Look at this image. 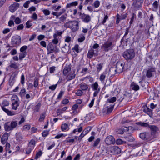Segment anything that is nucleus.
I'll return each instance as SVG.
<instances>
[{
    "mask_svg": "<svg viewBox=\"0 0 160 160\" xmlns=\"http://www.w3.org/2000/svg\"><path fill=\"white\" fill-rule=\"evenodd\" d=\"M126 66L124 62L121 63L118 62L116 63L115 68L112 67L110 68L109 72L112 73L114 72L113 74L120 73L126 70Z\"/></svg>",
    "mask_w": 160,
    "mask_h": 160,
    "instance_id": "obj_1",
    "label": "nucleus"
},
{
    "mask_svg": "<svg viewBox=\"0 0 160 160\" xmlns=\"http://www.w3.org/2000/svg\"><path fill=\"white\" fill-rule=\"evenodd\" d=\"M64 26L66 28H70L72 32H76L79 29V22L76 20L70 21L65 23Z\"/></svg>",
    "mask_w": 160,
    "mask_h": 160,
    "instance_id": "obj_2",
    "label": "nucleus"
},
{
    "mask_svg": "<svg viewBox=\"0 0 160 160\" xmlns=\"http://www.w3.org/2000/svg\"><path fill=\"white\" fill-rule=\"evenodd\" d=\"M135 56V52L132 49H130L124 52L123 56L127 60L133 59Z\"/></svg>",
    "mask_w": 160,
    "mask_h": 160,
    "instance_id": "obj_3",
    "label": "nucleus"
},
{
    "mask_svg": "<svg viewBox=\"0 0 160 160\" xmlns=\"http://www.w3.org/2000/svg\"><path fill=\"white\" fill-rule=\"evenodd\" d=\"M140 138L142 140L150 141L154 138V136L150 132H141L139 135Z\"/></svg>",
    "mask_w": 160,
    "mask_h": 160,
    "instance_id": "obj_4",
    "label": "nucleus"
},
{
    "mask_svg": "<svg viewBox=\"0 0 160 160\" xmlns=\"http://www.w3.org/2000/svg\"><path fill=\"white\" fill-rule=\"evenodd\" d=\"M12 44L13 47H16L19 46L21 42V37L18 35L13 36L12 38Z\"/></svg>",
    "mask_w": 160,
    "mask_h": 160,
    "instance_id": "obj_5",
    "label": "nucleus"
},
{
    "mask_svg": "<svg viewBox=\"0 0 160 160\" xmlns=\"http://www.w3.org/2000/svg\"><path fill=\"white\" fill-rule=\"evenodd\" d=\"M112 42L107 41L102 45V48L106 52H108L112 49Z\"/></svg>",
    "mask_w": 160,
    "mask_h": 160,
    "instance_id": "obj_6",
    "label": "nucleus"
},
{
    "mask_svg": "<svg viewBox=\"0 0 160 160\" xmlns=\"http://www.w3.org/2000/svg\"><path fill=\"white\" fill-rule=\"evenodd\" d=\"M155 72V68L153 67H149L146 72V76L148 78H150L153 76V73Z\"/></svg>",
    "mask_w": 160,
    "mask_h": 160,
    "instance_id": "obj_7",
    "label": "nucleus"
},
{
    "mask_svg": "<svg viewBox=\"0 0 160 160\" xmlns=\"http://www.w3.org/2000/svg\"><path fill=\"white\" fill-rule=\"evenodd\" d=\"M105 142L106 144L107 145L114 144L115 143V140L112 136L110 135L106 137Z\"/></svg>",
    "mask_w": 160,
    "mask_h": 160,
    "instance_id": "obj_8",
    "label": "nucleus"
},
{
    "mask_svg": "<svg viewBox=\"0 0 160 160\" xmlns=\"http://www.w3.org/2000/svg\"><path fill=\"white\" fill-rule=\"evenodd\" d=\"M98 49L94 50L91 49V50H89L87 57L89 58H91L93 55L96 56L98 55Z\"/></svg>",
    "mask_w": 160,
    "mask_h": 160,
    "instance_id": "obj_9",
    "label": "nucleus"
},
{
    "mask_svg": "<svg viewBox=\"0 0 160 160\" xmlns=\"http://www.w3.org/2000/svg\"><path fill=\"white\" fill-rule=\"evenodd\" d=\"M80 15L81 16V18L83 22L88 23L91 21V18L90 16L84 13H80Z\"/></svg>",
    "mask_w": 160,
    "mask_h": 160,
    "instance_id": "obj_10",
    "label": "nucleus"
},
{
    "mask_svg": "<svg viewBox=\"0 0 160 160\" xmlns=\"http://www.w3.org/2000/svg\"><path fill=\"white\" fill-rule=\"evenodd\" d=\"M111 152L113 154H118L121 152V149L118 146H113L110 148Z\"/></svg>",
    "mask_w": 160,
    "mask_h": 160,
    "instance_id": "obj_11",
    "label": "nucleus"
},
{
    "mask_svg": "<svg viewBox=\"0 0 160 160\" xmlns=\"http://www.w3.org/2000/svg\"><path fill=\"white\" fill-rule=\"evenodd\" d=\"M19 4L17 3H14L9 7V10L12 12H14L19 8Z\"/></svg>",
    "mask_w": 160,
    "mask_h": 160,
    "instance_id": "obj_12",
    "label": "nucleus"
},
{
    "mask_svg": "<svg viewBox=\"0 0 160 160\" xmlns=\"http://www.w3.org/2000/svg\"><path fill=\"white\" fill-rule=\"evenodd\" d=\"M121 96L123 97L122 99L120 100V102H121L123 100H129L131 98V93H129L124 94H122Z\"/></svg>",
    "mask_w": 160,
    "mask_h": 160,
    "instance_id": "obj_13",
    "label": "nucleus"
},
{
    "mask_svg": "<svg viewBox=\"0 0 160 160\" xmlns=\"http://www.w3.org/2000/svg\"><path fill=\"white\" fill-rule=\"evenodd\" d=\"M149 127L151 129V133L154 136V137H155V134L156 132L158 130V127L155 125H149Z\"/></svg>",
    "mask_w": 160,
    "mask_h": 160,
    "instance_id": "obj_14",
    "label": "nucleus"
},
{
    "mask_svg": "<svg viewBox=\"0 0 160 160\" xmlns=\"http://www.w3.org/2000/svg\"><path fill=\"white\" fill-rule=\"evenodd\" d=\"M8 133L5 132L2 135L1 138V142L2 144H4L7 141L8 138Z\"/></svg>",
    "mask_w": 160,
    "mask_h": 160,
    "instance_id": "obj_15",
    "label": "nucleus"
},
{
    "mask_svg": "<svg viewBox=\"0 0 160 160\" xmlns=\"http://www.w3.org/2000/svg\"><path fill=\"white\" fill-rule=\"evenodd\" d=\"M4 126L5 130L6 131H9L13 130L9 122H5Z\"/></svg>",
    "mask_w": 160,
    "mask_h": 160,
    "instance_id": "obj_16",
    "label": "nucleus"
},
{
    "mask_svg": "<svg viewBox=\"0 0 160 160\" xmlns=\"http://www.w3.org/2000/svg\"><path fill=\"white\" fill-rule=\"evenodd\" d=\"M71 68L69 65H68L64 68L63 73L64 76H67L68 73L70 72Z\"/></svg>",
    "mask_w": 160,
    "mask_h": 160,
    "instance_id": "obj_17",
    "label": "nucleus"
},
{
    "mask_svg": "<svg viewBox=\"0 0 160 160\" xmlns=\"http://www.w3.org/2000/svg\"><path fill=\"white\" fill-rule=\"evenodd\" d=\"M143 111L146 113H147L150 116L151 115H152V110L150 109L147 106L143 107Z\"/></svg>",
    "mask_w": 160,
    "mask_h": 160,
    "instance_id": "obj_18",
    "label": "nucleus"
},
{
    "mask_svg": "<svg viewBox=\"0 0 160 160\" xmlns=\"http://www.w3.org/2000/svg\"><path fill=\"white\" fill-rule=\"evenodd\" d=\"M54 47L52 43H50L47 46V49L48 51H49V52L48 53H51L54 51Z\"/></svg>",
    "mask_w": 160,
    "mask_h": 160,
    "instance_id": "obj_19",
    "label": "nucleus"
},
{
    "mask_svg": "<svg viewBox=\"0 0 160 160\" xmlns=\"http://www.w3.org/2000/svg\"><path fill=\"white\" fill-rule=\"evenodd\" d=\"M67 76V78L68 81L74 79L76 75L74 74V72H70Z\"/></svg>",
    "mask_w": 160,
    "mask_h": 160,
    "instance_id": "obj_20",
    "label": "nucleus"
},
{
    "mask_svg": "<svg viewBox=\"0 0 160 160\" xmlns=\"http://www.w3.org/2000/svg\"><path fill=\"white\" fill-rule=\"evenodd\" d=\"M2 110L5 112L8 116H12L15 115L14 112H12L5 107L2 108Z\"/></svg>",
    "mask_w": 160,
    "mask_h": 160,
    "instance_id": "obj_21",
    "label": "nucleus"
},
{
    "mask_svg": "<svg viewBox=\"0 0 160 160\" xmlns=\"http://www.w3.org/2000/svg\"><path fill=\"white\" fill-rule=\"evenodd\" d=\"M135 2L134 4V6L138 8L141 7L143 2V0H135Z\"/></svg>",
    "mask_w": 160,
    "mask_h": 160,
    "instance_id": "obj_22",
    "label": "nucleus"
},
{
    "mask_svg": "<svg viewBox=\"0 0 160 160\" xmlns=\"http://www.w3.org/2000/svg\"><path fill=\"white\" fill-rule=\"evenodd\" d=\"M132 89L134 91H138L139 89V86L134 82H132L131 84Z\"/></svg>",
    "mask_w": 160,
    "mask_h": 160,
    "instance_id": "obj_23",
    "label": "nucleus"
},
{
    "mask_svg": "<svg viewBox=\"0 0 160 160\" xmlns=\"http://www.w3.org/2000/svg\"><path fill=\"white\" fill-rule=\"evenodd\" d=\"M78 1H75L72 2L68 3L66 6V8L68 9L69 8H70L72 7L78 5Z\"/></svg>",
    "mask_w": 160,
    "mask_h": 160,
    "instance_id": "obj_24",
    "label": "nucleus"
},
{
    "mask_svg": "<svg viewBox=\"0 0 160 160\" xmlns=\"http://www.w3.org/2000/svg\"><path fill=\"white\" fill-rule=\"evenodd\" d=\"M130 28L129 27L128 28H126L125 30V33L124 35L123 36V37H122V38L121 39V41H120V42L121 44H122L123 42H124V39H126V36L128 35V33L129 32Z\"/></svg>",
    "mask_w": 160,
    "mask_h": 160,
    "instance_id": "obj_25",
    "label": "nucleus"
},
{
    "mask_svg": "<svg viewBox=\"0 0 160 160\" xmlns=\"http://www.w3.org/2000/svg\"><path fill=\"white\" fill-rule=\"evenodd\" d=\"M80 87L81 89L83 91H86L88 88V85L84 83H82L80 84Z\"/></svg>",
    "mask_w": 160,
    "mask_h": 160,
    "instance_id": "obj_26",
    "label": "nucleus"
},
{
    "mask_svg": "<svg viewBox=\"0 0 160 160\" xmlns=\"http://www.w3.org/2000/svg\"><path fill=\"white\" fill-rule=\"evenodd\" d=\"M19 103L18 100H16L12 104V108L13 109L16 110L18 109V107L19 106Z\"/></svg>",
    "mask_w": 160,
    "mask_h": 160,
    "instance_id": "obj_27",
    "label": "nucleus"
},
{
    "mask_svg": "<svg viewBox=\"0 0 160 160\" xmlns=\"http://www.w3.org/2000/svg\"><path fill=\"white\" fill-rule=\"evenodd\" d=\"M92 90L93 91L98 90V89H100L99 88H98V85L97 82H95L91 86Z\"/></svg>",
    "mask_w": 160,
    "mask_h": 160,
    "instance_id": "obj_28",
    "label": "nucleus"
},
{
    "mask_svg": "<svg viewBox=\"0 0 160 160\" xmlns=\"http://www.w3.org/2000/svg\"><path fill=\"white\" fill-rule=\"evenodd\" d=\"M124 138L127 141L130 142H133L135 140L134 138L131 135L125 136Z\"/></svg>",
    "mask_w": 160,
    "mask_h": 160,
    "instance_id": "obj_29",
    "label": "nucleus"
},
{
    "mask_svg": "<svg viewBox=\"0 0 160 160\" xmlns=\"http://www.w3.org/2000/svg\"><path fill=\"white\" fill-rule=\"evenodd\" d=\"M68 17V15L67 14L65 13L64 14L62 15L60 18H59V21L61 22H63Z\"/></svg>",
    "mask_w": 160,
    "mask_h": 160,
    "instance_id": "obj_30",
    "label": "nucleus"
},
{
    "mask_svg": "<svg viewBox=\"0 0 160 160\" xmlns=\"http://www.w3.org/2000/svg\"><path fill=\"white\" fill-rule=\"evenodd\" d=\"M9 102L6 100H5L2 102L1 104H0V106L1 108L5 107V106H9Z\"/></svg>",
    "mask_w": 160,
    "mask_h": 160,
    "instance_id": "obj_31",
    "label": "nucleus"
},
{
    "mask_svg": "<svg viewBox=\"0 0 160 160\" xmlns=\"http://www.w3.org/2000/svg\"><path fill=\"white\" fill-rule=\"evenodd\" d=\"M136 124L138 125L141 126L143 127H147L149 126V125L148 123L144 122H138L136 123Z\"/></svg>",
    "mask_w": 160,
    "mask_h": 160,
    "instance_id": "obj_32",
    "label": "nucleus"
},
{
    "mask_svg": "<svg viewBox=\"0 0 160 160\" xmlns=\"http://www.w3.org/2000/svg\"><path fill=\"white\" fill-rule=\"evenodd\" d=\"M18 122L16 121H12L11 122L10 125L13 129L16 127L18 126Z\"/></svg>",
    "mask_w": 160,
    "mask_h": 160,
    "instance_id": "obj_33",
    "label": "nucleus"
},
{
    "mask_svg": "<svg viewBox=\"0 0 160 160\" xmlns=\"http://www.w3.org/2000/svg\"><path fill=\"white\" fill-rule=\"evenodd\" d=\"M68 128V125L65 123L62 124L61 126V130L62 131L67 130Z\"/></svg>",
    "mask_w": 160,
    "mask_h": 160,
    "instance_id": "obj_34",
    "label": "nucleus"
},
{
    "mask_svg": "<svg viewBox=\"0 0 160 160\" xmlns=\"http://www.w3.org/2000/svg\"><path fill=\"white\" fill-rule=\"evenodd\" d=\"M100 141V138H98L94 142L93 144L92 145V146L93 147H97L99 144Z\"/></svg>",
    "mask_w": 160,
    "mask_h": 160,
    "instance_id": "obj_35",
    "label": "nucleus"
},
{
    "mask_svg": "<svg viewBox=\"0 0 160 160\" xmlns=\"http://www.w3.org/2000/svg\"><path fill=\"white\" fill-rule=\"evenodd\" d=\"M116 144L120 145L123 143H126V142L125 141H123L121 139H117L116 142H115Z\"/></svg>",
    "mask_w": 160,
    "mask_h": 160,
    "instance_id": "obj_36",
    "label": "nucleus"
},
{
    "mask_svg": "<svg viewBox=\"0 0 160 160\" xmlns=\"http://www.w3.org/2000/svg\"><path fill=\"white\" fill-rule=\"evenodd\" d=\"M46 113L45 112H43L42 113L40 116V118L39 119V121L40 122H42L45 119Z\"/></svg>",
    "mask_w": 160,
    "mask_h": 160,
    "instance_id": "obj_37",
    "label": "nucleus"
},
{
    "mask_svg": "<svg viewBox=\"0 0 160 160\" xmlns=\"http://www.w3.org/2000/svg\"><path fill=\"white\" fill-rule=\"evenodd\" d=\"M27 53L25 51L23 53H20L19 55V59L20 60H22L23 58L25 57Z\"/></svg>",
    "mask_w": 160,
    "mask_h": 160,
    "instance_id": "obj_38",
    "label": "nucleus"
},
{
    "mask_svg": "<svg viewBox=\"0 0 160 160\" xmlns=\"http://www.w3.org/2000/svg\"><path fill=\"white\" fill-rule=\"evenodd\" d=\"M34 148L32 147L28 146V147L26 149V153L27 154H29Z\"/></svg>",
    "mask_w": 160,
    "mask_h": 160,
    "instance_id": "obj_39",
    "label": "nucleus"
},
{
    "mask_svg": "<svg viewBox=\"0 0 160 160\" xmlns=\"http://www.w3.org/2000/svg\"><path fill=\"white\" fill-rule=\"evenodd\" d=\"M116 98L115 97H113L112 98L110 99H108L107 100V103L110 102V103H113L115 101H116Z\"/></svg>",
    "mask_w": 160,
    "mask_h": 160,
    "instance_id": "obj_40",
    "label": "nucleus"
},
{
    "mask_svg": "<svg viewBox=\"0 0 160 160\" xmlns=\"http://www.w3.org/2000/svg\"><path fill=\"white\" fill-rule=\"evenodd\" d=\"M102 64L100 63L99 64H98L97 65V72H99L102 69Z\"/></svg>",
    "mask_w": 160,
    "mask_h": 160,
    "instance_id": "obj_41",
    "label": "nucleus"
},
{
    "mask_svg": "<svg viewBox=\"0 0 160 160\" xmlns=\"http://www.w3.org/2000/svg\"><path fill=\"white\" fill-rule=\"evenodd\" d=\"M15 77L16 75L14 74V76H13V78H12V80H11V78H10V79L9 81V84L10 86H12L13 85L14 82V78Z\"/></svg>",
    "mask_w": 160,
    "mask_h": 160,
    "instance_id": "obj_42",
    "label": "nucleus"
},
{
    "mask_svg": "<svg viewBox=\"0 0 160 160\" xmlns=\"http://www.w3.org/2000/svg\"><path fill=\"white\" fill-rule=\"evenodd\" d=\"M139 83L141 84V86L142 87L144 88H146L147 87V83L145 82L142 81L141 80L139 82Z\"/></svg>",
    "mask_w": 160,
    "mask_h": 160,
    "instance_id": "obj_43",
    "label": "nucleus"
},
{
    "mask_svg": "<svg viewBox=\"0 0 160 160\" xmlns=\"http://www.w3.org/2000/svg\"><path fill=\"white\" fill-rule=\"evenodd\" d=\"M42 154V152L41 151H40L36 153V155L34 158V159H37L41 156Z\"/></svg>",
    "mask_w": 160,
    "mask_h": 160,
    "instance_id": "obj_44",
    "label": "nucleus"
},
{
    "mask_svg": "<svg viewBox=\"0 0 160 160\" xmlns=\"http://www.w3.org/2000/svg\"><path fill=\"white\" fill-rule=\"evenodd\" d=\"M26 90L25 89L23 88L21 90V91L19 93V94L21 97H22L24 96Z\"/></svg>",
    "mask_w": 160,
    "mask_h": 160,
    "instance_id": "obj_45",
    "label": "nucleus"
},
{
    "mask_svg": "<svg viewBox=\"0 0 160 160\" xmlns=\"http://www.w3.org/2000/svg\"><path fill=\"white\" fill-rule=\"evenodd\" d=\"M16 136L17 140H20L22 138V135L20 133H17L16 134Z\"/></svg>",
    "mask_w": 160,
    "mask_h": 160,
    "instance_id": "obj_46",
    "label": "nucleus"
},
{
    "mask_svg": "<svg viewBox=\"0 0 160 160\" xmlns=\"http://www.w3.org/2000/svg\"><path fill=\"white\" fill-rule=\"evenodd\" d=\"M42 12L44 15L46 16L49 15L50 13V11L48 9H44L42 10Z\"/></svg>",
    "mask_w": 160,
    "mask_h": 160,
    "instance_id": "obj_47",
    "label": "nucleus"
},
{
    "mask_svg": "<svg viewBox=\"0 0 160 160\" xmlns=\"http://www.w3.org/2000/svg\"><path fill=\"white\" fill-rule=\"evenodd\" d=\"M35 144V141L34 140H31L29 142V146L32 147L34 148V145Z\"/></svg>",
    "mask_w": 160,
    "mask_h": 160,
    "instance_id": "obj_48",
    "label": "nucleus"
},
{
    "mask_svg": "<svg viewBox=\"0 0 160 160\" xmlns=\"http://www.w3.org/2000/svg\"><path fill=\"white\" fill-rule=\"evenodd\" d=\"M114 106V105H112L108 108L107 112V113L109 114L112 111L113 109Z\"/></svg>",
    "mask_w": 160,
    "mask_h": 160,
    "instance_id": "obj_49",
    "label": "nucleus"
},
{
    "mask_svg": "<svg viewBox=\"0 0 160 160\" xmlns=\"http://www.w3.org/2000/svg\"><path fill=\"white\" fill-rule=\"evenodd\" d=\"M88 132H86L85 133H84V131H83L78 137V140H80Z\"/></svg>",
    "mask_w": 160,
    "mask_h": 160,
    "instance_id": "obj_50",
    "label": "nucleus"
},
{
    "mask_svg": "<svg viewBox=\"0 0 160 160\" xmlns=\"http://www.w3.org/2000/svg\"><path fill=\"white\" fill-rule=\"evenodd\" d=\"M41 104L39 103H38L35 106V110L37 112H38L39 111V109L40 107Z\"/></svg>",
    "mask_w": 160,
    "mask_h": 160,
    "instance_id": "obj_51",
    "label": "nucleus"
},
{
    "mask_svg": "<svg viewBox=\"0 0 160 160\" xmlns=\"http://www.w3.org/2000/svg\"><path fill=\"white\" fill-rule=\"evenodd\" d=\"M100 5V2L99 1L97 0L94 2V6L96 8H98Z\"/></svg>",
    "mask_w": 160,
    "mask_h": 160,
    "instance_id": "obj_52",
    "label": "nucleus"
},
{
    "mask_svg": "<svg viewBox=\"0 0 160 160\" xmlns=\"http://www.w3.org/2000/svg\"><path fill=\"white\" fill-rule=\"evenodd\" d=\"M64 93V92L62 91H61L58 95V96L57 98V99H60L62 97L63 94Z\"/></svg>",
    "mask_w": 160,
    "mask_h": 160,
    "instance_id": "obj_53",
    "label": "nucleus"
},
{
    "mask_svg": "<svg viewBox=\"0 0 160 160\" xmlns=\"http://www.w3.org/2000/svg\"><path fill=\"white\" fill-rule=\"evenodd\" d=\"M106 78L105 75L104 74H101L99 77V79L100 81L102 82H103L105 80V79Z\"/></svg>",
    "mask_w": 160,
    "mask_h": 160,
    "instance_id": "obj_54",
    "label": "nucleus"
},
{
    "mask_svg": "<svg viewBox=\"0 0 160 160\" xmlns=\"http://www.w3.org/2000/svg\"><path fill=\"white\" fill-rule=\"evenodd\" d=\"M14 22L17 24H18L21 22V20L19 18H15Z\"/></svg>",
    "mask_w": 160,
    "mask_h": 160,
    "instance_id": "obj_55",
    "label": "nucleus"
},
{
    "mask_svg": "<svg viewBox=\"0 0 160 160\" xmlns=\"http://www.w3.org/2000/svg\"><path fill=\"white\" fill-rule=\"evenodd\" d=\"M57 86V84H56L55 85H53L51 86H50L49 87V89L51 90H54Z\"/></svg>",
    "mask_w": 160,
    "mask_h": 160,
    "instance_id": "obj_56",
    "label": "nucleus"
},
{
    "mask_svg": "<svg viewBox=\"0 0 160 160\" xmlns=\"http://www.w3.org/2000/svg\"><path fill=\"white\" fill-rule=\"evenodd\" d=\"M49 134V131L47 130H44L42 133V135L43 137H46Z\"/></svg>",
    "mask_w": 160,
    "mask_h": 160,
    "instance_id": "obj_57",
    "label": "nucleus"
},
{
    "mask_svg": "<svg viewBox=\"0 0 160 160\" xmlns=\"http://www.w3.org/2000/svg\"><path fill=\"white\" fill-rule=\"evenodd\" d=\"M38 84V79L36 78L34 79V86L35 87H37Z\"/></svg>",
    "mask_w": 160,
    "mask_h": 160,
    "instance_id": "obj_58",
    "label": "nucleus"
},
{
    "mask_svg": "<svg viewBox=\"0 0 160 160\" xmlns=\"http://www.w3.org/2000/svg\"><path fill=\"white\" fill-rule=\"evenodd\" d=\"M85 39V37L83 36L82 35L80 37L78 38V41L79 42H82Z\"/></svg>",
    "mask_w": 160,
    "mask_h": 160,
    "instance_id": "obj_59",
    "label": "nucleus"
},
{
    "mask_svg": "<svg viewBox=\"0 0 160 160\" xmlns=\"http://www.w3.org/2000/svg\"><path fill=\"white\" fill-rule=\"evenodd\" d=\"M30 125H25L23 127V129L25 130H28L30 129Z\"/></svg>",
    "mask_w": 160,
    "mask_h": 160,
    "instance_id": "obj_60",
    "label": "nucleus"
},
{
    "mask_svg": "<svg viewBox=\"0 0 160 160\" xmlns=\"http://www.w3.org/2000/svg\"><path fill=\"white\" fill-rule=\"evenodd\" d=\"M27 48V47L26 46H24L22 47L20 49V51L21 52H23L25 51Z\"/></svg>",
    "mask_w": 160,
    "mask_h": 160,
    "instance_id": "obj_61",
    "label": "nucleus"
},
{
    "mask_svg": "<svg viewBox=\"0 0 160 160\" xmlns=\"http://www.w3.org/2000/svg\"><path fill=\"white\" fill-rule=\"evenodd\" d=\"M83 93L82 90H78L76 93V94L78 96H81Z\"/></svg>",
    "mask_w": 160,
    "mask_h": 160,
    "instance_id": "obj_62",
    "label": "nucleus"
},
{
    "mask_svg": "<svg viewBox=\"0 0 160 160\" xmlns=\"http://www.w3.org/2000/svg\"><path fill=\"white\" fill-rule=\"evenodd\" d=\"M10 67L11 68H13L15 69H17L18 68V66L15 63H12L10 65Z\"/></svg>",
    "mask_w": 160,
    "mask_h": 160,
    "instance_id": "obj_63",
    "label": "nucleus"
},
{
    "mask_svg": "<svg viewBox=\"0 0 160 160\" xmlns=\"http://www.w3.org/2000/svg\"><path fill=\"white\" fill-rule=\"evenodd\" d=\"M31 21H28L26 22V28H29L32 26V25L30 23Z\"/></svg>",
    "mask_w": 160,
    "mask_h": 160,
    "instance_id": "obj_64",
    "label": "nucleus"
}]
</instances>
